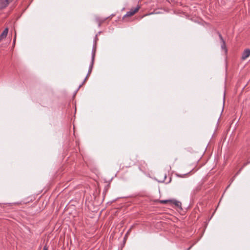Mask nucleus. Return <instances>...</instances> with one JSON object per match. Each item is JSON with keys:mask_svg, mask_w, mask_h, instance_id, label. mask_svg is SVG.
<instances>
[{"mask_svg": "<svg viewBox=\"0 0 250 250\" xmlns=\"http://www.w3.org/2000/svg\"><path fill=\"white\" fill-rule=\"evenodd\" d=\"M140 9V6H138L137 7L133 9H131L129 11L127 12V13L124 16V18L126 17H130L134 15L136 12H138Z\"/></svg>", "mask_w": 250, "mask_h": 250, "instance_id": "f257e3e1", "label": "nucleus"}, {"mask_svg": "<svg viewBox=\"0 0 250 250\" xmlns=\"http://www.w3.org/2000/svg\"><path fill=\"white\" fill-rule=\"evenodd\" d=\"M16 33H15V37H14V41H13V43H14V44H15V42H16Z\"/></svg>", "mask_w": 250, "mask_h": 250, "instance_id": "1a4fd4ad", "label": "nucleus"}, {"mask_svg": "<svg viewBox=\"0 0 250 250\" xmlns=\"http://www.w3.org/2000/svg\"><path fill=\"white\" fill-rule=\"evenodd\" d=\"M94 57H95V54H94V53H93L92 57V61H91V64H90V65L89 66V70H88L87 75L86 78H85V80H84L83 83H84L86 82V81L88 77H89V76L90 75V74L91 73L92 69V68H93V63H94Z\"/></svg>", "mask_w": 250, "mask_h": 250, "instance_id": "f03ea898", "label": "nucleus"}, {"mask_svg": "<svg viewBox=\"0 0 250 250\" xmlns=\"http://www.w3.org/2000/svg\"><path fill=\"white\" fill-rule=\"evenodd\" d=\"M171 201H172L171 200H161L160 201V203H163V204H166V203H171Z\"/></svg>", "mask_w": 250, "mask_h": 250, "instance_id": "6e6552de", "label": "nucleus"}, {"mask_svg": "<svg viewBox=\"0 0 250 250\" xmlns=\"http://www.w3.org/2000/svg\"><path fill=\"white\" fill-rule=\"evenodd\" d=\"M8 28H6L3 32L0 35V42L4 39H5L8 34Z\"/></svg>", "mask_w": 250, "mask_h": 250, "instance_id": "39448f33", "label": "nucleus"}, {"mask_svg": "<svg viewBox=\"0 0 250 250\" xmlns=\"http://www.w3.org/2000/svg\"><path fill=\"white\" fill-rule=\"evenodd\" d=\"M250 56V49H247L243 52L241 59L243 60H245Z\"/></svg>", "mask_w": 250, "mask_h": 250, "instance_id": "20e7f679", "label": "nucleus"}, {"mask_svg": "<svg viewBox=\"0 0 250 250\" xmlns=\"http://www.w3.org/2000/svg\"><path fill=\"white\" fill-rule=\"evenodd\" d=\"M12 0H0V8H4L6 7Z\"/></svg>", "mask_w": 250, "mask_h": 250, "instance_id": "7ed1b4c3", "label": "nucleus"}, {"mask_svg": "<svg viewBox=\"0 0 250 250\" xmlns=\"http://www.w3.org/2000/svg\"><path fill=\"white\" fill-rule=\"evenodd\" d=\"M171 201H171V203L175 205L177 207H181V203L180 202L174 200H172Z\"/></svg>", "mask_w": 250, "mask_h": 250, "instance_id": "0eeeda50", "label": "nucleus"}, {"mask_svg": "<svg viewBox=\"0 0 250 250\" xmlns=\"http://www.w3.org/2000/svg\"><path fill=\"white\" fill-rule=\"evenodd\" d=\"M43 250H48V249L46 247V246H44L43 248Z\"/></svg>", "mask_w": 250, "mask_h": 250, "instance_id": "9d476101", "label": "nucleus"}, {"mask_svg": "<svg viewBox=\"0 0 250 250\" xmlns=\"http://www.w3.org/2000/svg\"><path fill=\"white\" fill-rule=\"evenodd\" d=\"M218 35L219 36V37L220 38L221 42L222 43V44H221V48L223 49H225L226 48V45H225V41L224 40L222 35H221V34L220 33H218Z\"/></svg>", "mask_w": 250, "mask_h": 250, "instance_id": "423d86ee", "label": "nucleus"}]
</instances>
